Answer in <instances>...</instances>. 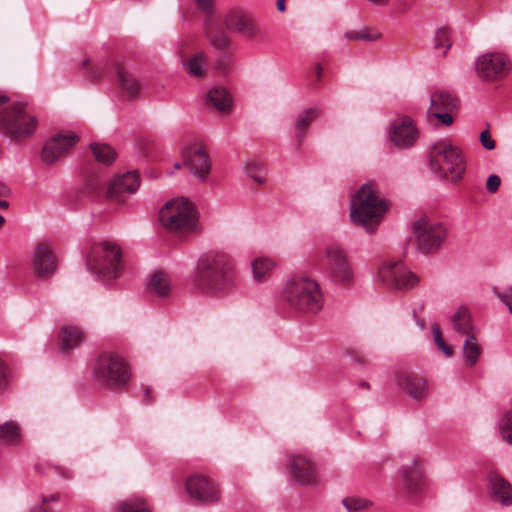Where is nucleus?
<instances>
[{
    "label": "nucleus",
    "mask_w": 512,
    "mask_h": 512,
    "mask_svg": "<svg viewBox=\"0 0 512 512\" xmlns=\"http://www.w3.org/2000/svg\"><path fill=\"white\" fill-rule=\"evenodd\" d=\"M195 285L213 295L227 291L234 285L233 266L224 252L211 251L203 254L197 263Z\"/></svg>",
    "instance_id": "nucleus-1"
},
{
    "label": "nucleus",
    "mask_w": 512,
    "mask_h": 512,
    "mask_svg": "<svg viewBox=\"0 0 512 512\" xmlns=\"http://www.w3.org/2000/svg\"><path fill=\"white\" fill-rule=\"evenodd\" d=\"M387 210L388 204L379 196L373 183L363 184L351 197V221L368 233L375 232Z\"/></svg>",
    "instance_id": "nucleus-2"
},
{
    "label": "nucleus",
    "mask_w": 512,
    "mask_h": 512,
    "mask_svg": "<svg viewBox=\"0 0 512 512\" xmlns=\"http://www.w3.org/2000/svg\"><path fill=\"white\" fill-rule=\"evenodd\" d=\"M86 266L102 283H113L124 269L121 248L110 241L93 244L86 257Z\"/></svg>",
    "instance_id": "nucleus-3"
},
{
    "label": "nucleus",
    "mask_w": 512,
    "mask_h": 512,
    "mask_svg": "<svg viewBox=\"0 0 512 512\" xmlns=\"http://www.w3.org/2000/svg\"><path fill=\"white\" fill-rule=\"evenodd\" d=\"M430 167L440 177L453 183L460 182L466 171V161L462 151L451 140H437L430 148Z\"/></svg>",
    "instance_id": "nucleus-4"
},
{
    "label": "nucleus",
    "mask_w": 512,
    "mask_h": 512,
    "mask_svg": "<svg viewBox=\"0 0 512 512\" xmlns=\"http://www.w3.org/2000/svg\"><path fill=\"white\" fill-rule=\"evenodd\" d=\"M161 225L169 231L189 234L200 229L199 214L195 205L186 197L169 200L159 211Z\"/></svg>",
    "instance_id": "nucleus-5"
},
{
    "label": "nucleus",
    "mask_w": 512,
    "mask_h": 512,
    "mask_svg": "<svg viewBox=\"0 0 512 512\" xmlns=\"http://www.w3.org/2000/svg\"><path fill=\"white\" fill-rule=\"evenodd\" d=\"M281 299L300 312L317 313L323 307V296L317 282L308 278L287 281Z\"/></svg>",
    "instance_id": "nucleus-6"
},
{
    "label": "nucleus",
    "mask_w": 512,
    "mask_h": 512,
    "mask_svg": "<svg viewBox=\"0 0 512 512\" xmlns=\"http://www.w3.org/2000/svg\"><path fill=\"white\" fill-rule=\"evenodd\" d=\"M24 103L10 104L0 93V131L12 139L26 137L36 128V119L25 112Z\"/></svg>",
    "instance_id": "nucleus-7"
},
{
    "label": "nucleus",
    "mask_w": 512,
    "mask_h": 512,
    "mask_svg": "<svg viewBox=\"0 0 512 512\" xmlns=\"http://www.w3.org/2000/svg\"><path fill=\"white\" fill-rule=\"evenodd\" d=\"M129 377L128 366L118 355L104 353L94 364L93 378L99 385L118 387L126 384Z\"/></svg>",
    "instance_id": "nucleus-8"
},
{
    "label": "nucleus",
    "mask_w": 512,
    "mask_h": 512,
    "mask_svg": "<svg viewBox=\"0 0 512 512\" xmlns=\"http://www.w3.org/2000/svg\"><path fill=\"white\" fill-rule=\"evenodd\" d=\"M378 279L387 287L401 291L410 290L420 282V277L402 261H389L382 264L378 270Z\"/></svg>",
    "instance_id": "nucleus-9"
},
{
    "label": "nucleus",
    "mask_w": 512,
    "mask_h": 512,
    "mask_svg": "<svg viewBox=\"0 0 512 512\" xmlns=\"http://www.w3.org/2000/svg\"><path fill=\"white\" fill-rule=\"evenodd\" d=\"M323 266L335 283L348 284L353 280L354 274L347 256L336 245H329L325 248Z\"/></svg>",
    "instance_id": "nucleus-10"
},
{
    "label": "nucleus",
    "mask_w": 512,
    "mask_h": 512,
    "mask_svg": "<svg viewBox=\"0 0 512 512\" xmlns=\"http://www.w3.org/2000/svg\"><path fill=\"white\" fill-rule=\"evenodd\" d=\"M475 69L479 78L485 81H497L509 73L511 63L508 56L502 52H486L476 59Z\"/></svg>",
    "instance_id": "nucleus-11"
},
{
    "label": "nucleus",
    "mask_w": 512,
    "mask_h": 512,
    "mask_svg": "<svg viewBox=\"0 0 512 512\" xmlns=\"http://www.w3.org/2000/svg\"><path fill=\"white\" fill-rule=\"evenodd\" d=\"M417 247L420 252L428 254L437 250L447 237V229L440 223L421 218L414 223Z\"/></svg>",
    "instance_id": "nucleus-12"
},
{
    "label": "nucleus",
    "mask_w": 512,
    "mask_h": 512,
    "mask_svg": "<svg viewBox=\"0 0 512 512\" xmlns=\"http://www.w3.org/2000/svg\"><path fill=\"white\" fill-rule=\"evenodd\" d=\"M183 164L197 178L204 180L211 170V159L201 141L194 140L182 148Z\"/></svg>",
    "instance_id": "nucleus-13"
},
{
    "label": "nucleus",
    "mask_w": 512,
    "mask_h": 512,
    "mask_svg": "<svg viewBox=\"0 0 512 512\" xmlns=\"http://www.w3.org/2000/svg\"><path fill=\"white\" fill-rule=\"evenodd\" d=\"M458 109V100L451 93L438 90L431 94L427 117L436 119L437 124L450 126Z\"/></svg>",
    "instance_id": "nucleus-14"
},
{
    "label": "nucleus",
    "mask_w": 512,
    "mask_h": 512,
    "mask_svg": "<svg viewBox=\"0 0 512 512\" xmlns=\"http://www.w3.org/2000/svg\"><path fill=\"white\" fill-rule=\"evenodd\" d=\"M288 475L291 481L303 485H315L319 476L316 465L305 455H293L287 464Z\"/></svg>",
    "instance_id": "nucleus-15"
},
{
    "label": "nucleus",
    "mask_w": 512,
    "mask_h": 512,
    "mask_svg": "<svg viewBox=\"0 0 512 512\" xmlns=\"http://www.w3.org/2000/svg\"><path fill=\"white\" fill-rule=\"evenodd\" d=\"M139 186L140 179L137 171L117 175L109 184L107 198L113 203L124 204L128 196L134 194Z\"/></svg>",
    "instance_id": "nucleus-16"
},
{
    "label": "nucleus",
    "mask_w": 512,
    "mask_h": 512,
    "mask_svg": "<svg viewBox=\"0 0 512 512\" xmlns=\"http://www.w3.org/2000/svg\"><path fill=\"white\" fill-rule=\"evenodd\" d=\"M78 141V136L71 131H61L46 141L41 158L47 164H53L66 154Z\"/></svg>",
    "instance_id": "nucleus-17"
},
{
    "label": "nucleus",
    "mask_w": 512,
    "mask_h": 512,
    "mask_svg": "<svg viewBox=\"0 0 512 512\" xmlns=\"http://www.w3.org/2000/svg\"><path fill=\"white\" fill-rule=\"evenodd\" d=\"M58 267V258L48 243H38L33 249L32 271L37 278L52 276Z\"/></svg>",
    "instance_id": "nucleus-18"
},
{
    "label": "nucleus",
    "mask_w": 512,
    "mask_h": 512,
    "mask_svg": "<svg viewBox=\"0 0 512 512\" xmlns=\"http://www.w3.org/2000/svg\"><path fill=\"white\" fill-rule=\"evenodd\" d=\"M418 136L415 122L408 116L397 117L391 124L389 138L398 148L405 149L413 146Z\"/></svg>",
    "instance_id": "nucleus-19"
},
{
    "label": "nucleus",
    "mask_w": 512,
    "mask_h": 512,
    "mask_svg": "<svg viewBox=\"0 0 512 512\" xmlns=\"http://www.w3.org/2000/svg\"><path fill=\"white\" fill-rule=\"evenodd\" d=\"M187 494L197 502L212 503L219 499V488L207 477L194 475L186 481Z\"/></svg>",
    "instance_id": "nucleus-20"
},
{
    "label": "nucleus",
    "mask_w": 512,
    "mask_h": 512,
    "mask_svg": "<svg viewBox=\"0 0 512 512\" xmlns=\"http://www.w3.org/2000/svg\"><path fill=\"white\" fill-rule=\"evenodd\" d=\"M402 485L406 493L415 495L420 493L426 484L422 462L414 458L412 463L399 471Z\"/></svg>",
    "instance_id": "nucleus-21"
},
{
    "label": "nucleus",
    "mask_w": 512,
    "mask_h": 512,
    "mask_svg": "<svg viewBox=\"0 0 512 512\" xmlns=\"http://www.w3.org/2000/svg\"><path fill=\"white\" fill-rule=\"evenodd\" d=\"M225 25L229 31L239 32L246 37H255L259 28L253 20L241 11H231L225 17Z\"/></svg>",
    "instance_id": "nucleus-22"
},
{
    "label": "nucleus",
    "mask_w": 512,
    "mask_h": 512,
    "mask_svg": "<svg viewBox=\"0 0 512 512\" xmlns=\"http://www.w3.org/2000/svg\"><path fill=\"white\" fill-rule=\"evenodd\" d=\"M492 501L502 506L512 505V485L502 476L491 473L488 477Z\"/></svg>",
    "instance_id": "nucleus-23"
},
{
    "label": "nucleus",
    "mask_w": 512,
    "mask_h": 512,
    "mask_svg": "<svg viewBox=\"0 0 512 512\" xmlns=\"http://www.w3.org/2000/svg\"><path fill=\"white\" fill-rule=\"evenodd\" d=\"M397 383L402 387L412 398L420 400L423 399L428 393L427 382L414 374L404 373L398 376Z\"/></svg>",
    "instance_id": "nucleus-24"
},
{
    "label": "nucleus",
    "mask_w": 512,
    "mask_h": 512,
    "mask_svg": "<svg viewBox=\"0 0 512 512\" xmlns=\"http://www.w3.org/2000/svg\"><path fill=\"white\" fill-rule=\"evenodd\" d=\"M454 331L464 337L477 334V328L473 324L470 310L466 306H460L451 317Z\"/></svg>",
    "instance_id": "nucleus-25"
},
{
    "label": "nucleus",
    "mask_w": 512,
    "mask_h": 512,
    "mask_svg": "<svg viewBox=\"0 0 512 512\" xmlns=\"http://www.w3.org/2000/svg\"><path fill=\"white\" fill-rule=\"evenodd\" d=\"M207 104L222 113L232 108V98L228 91L222 87H214L207 94Z\"/></svg>",
    "instance_id": "nucleus-26"
},
{
    "label": "nucleus",
    "mask_w": 512,
    "mask_h": 512,
    "mask_svg": "<svg viewBox=\"0 0 512 512\" xmlns=\"http://www.w3.org/2000/svg\"><path fill=\"white\" fill-rule=\"evenodd\" d=\"M462 348V356L465 366L474 367L482 355V347L478 342L477 334L465 337Z\"/></svg>",
    "instance_id": "nucleus-27"
},
{
    "label": "nucleus",
    "mask_w": 512,
    "mask_h": 512,
    "mask_svg": "<svg viewBox=\"0 0 512 512\" xmlns=\"http://www.w3.org/2000/svg\"><path fill=\"white\" fill-rule=\"evenodd\" d=\"M83 338V334L80 329L74 326H63L60 331V348L63 351L78 347Z\"/></svg>",
    "instance_id": "nucleus-28"
},
{
    "label": "nucleus",
    "mask_w": 512,
    "mask_h": 512,
    "mask_svg": "<svg viewBox=\"0 0 512 512\" xmlns=\"http://www.w3.org/2000/svg\"><path fill=\"white\" fill-rule=\"evenodd\" d=\"M116 76L121 89L130 97L137 95L140 90V83L131 76L123 65L116 67Z\"/></svg>",
    "instance_id": "nucleus-29"
},
{
    "label": "nucleus",
    "mask_w": 512,
    "mask_h": 512,
    "mask_svg": "<svg viewBox=\"0 0 512 512\" xmlns=\"http://www.w3.org/2000/svg\"><path fill=\"white\" fill-rule=\"evenodd\" d=\"M148 289L158 296H166L171 290L169 276L163 271H155L150 276Z\"/></svg>",
    "instance_id": "nucleus-30"
},
{
    "label": "nucleus",
    "mask_w": 512,
    "mask_h": 512,
    "mask_svg": "<svg viewBox=\"0 0 512 512\" xmlns=\"http://www.w3.org/2000/svg\"><path fill=\"white\" fill-rule=\"evenodd\" d=\"M496 427L501 438L512 445V405L502 410L496 421Z\"/></svg>",
    "instance_id": "nucleus-31"
},
{
    "label": "nucleus",
    "mask_w": 512,
    "mask_h": 512,
    "mask_svg": "<svg viewBox=\"0 0 512 512\" xmlns=\"http://www.w3.org/2000/svg\"><path fill=\"white\" fill-rule=\"evenodd\" d=\"M321 114V111L316 108H309L304 110L302 113L298 115V118L295 123V131L298 138L304 136L305 131L309 127V125L317 119Z\"/></svg>",
    "instance_id": "nucleus-32"
},
{
    "label": "nucleus",
    "mask_w": 512,
    "mask_h": 512,
    "mask_svg": "<svg viewBox=\"0 0 512 512\" xmlns=\"http://www.w3.org/2000/svg\"><path fill=\"white\" fill-rule=\"evenodd\" d=\"M0 441L5 444L17 445L21 441L19 425L8 421L0 425Z\"/></svg>",
    "instance_id": "nucleus-33"
},
{
    "label": "nucleus",
    "mask_w": 512,
    "mask_h": 512,
    "mask_svg": "<svg viewBox=\"0 0 512 512\" xmlns=\"http://www.w3.org/2000/svg\"><path fill=\"white\" fill-rule=\"evenodd\" d=\"M274 268V262L267 257L256 258L252 262L253 278L257 282H262L267 279Z\"/></svg>",
    "instance_id": "nucleus-34"
},
{
    "label": "nucleus",
    "mask_w": 512,
    "mask_h": 512,
    "mask_svg": "<svg viewBox=\"0 0 512 512\" xmlns=\"http://www.w3.org/2000/svg\"><path fill=\"white\" fill-rule=\"evenodd\" d=\"M205 58L202 53H196L187 62H184L186 70L193 76L201 77L205 73Z\"/></svg>",
    "instance_id": "nucleus-35"
},
{
    "label": "nucleus",
    "mask_w": 512,
    "mask_h": 512,
    "mask_svg": "<svg viewBox=\"0 0 512 512\" xmlns=\"http://www.w3.org/2000/svg\"><path fill=\"white\" fill-rule=\"evenodd\" d=\"M343 505L349 512H362L372 507L369 499L362 497H347L342 500Z\"/></svg>",
    "instance_id": "nucleus-36"
},
{
    "label": "nucleus",
    "mask_w": 512,
    "mask_h": 512,
    "mask_svg": "<svg viewBox=\"0 0 512 512\" xmlns=\"http://www.w3.org/2000/svg\"><path fill=\"white\" fill-rule=\"evenodd\" d=\"M92 152L97 161L104 164H111L115 159L114 150L106 144H92Z\"/></svg>",
    "instance_id": "nucleus-37"
},
{
    "label": "nucleus",
    "mask_w": 512,
    "mask_h": 512,
    "mask_svg": "<svg viewBox=\"0 0 512 512\" xmlns=\"http://www.w3.org/2000/svg\"><path fill=\"white\" fill-rule=\"evenodd\" d=\"M117 512H150L148 506L139 498H132L121 502Z\"/></svg>",
    "instance_id": "nucleus-38"
},
{
    "label": "nucleus",
    "mask_w": 512,
    "mask_h": 512,
    "mask_svg": "<svg viewBox=\"0 0 512 512\" xmlns=\"http://www.w3.org/2000/svg\"><path fill=\"white\" fill-rule=\"evenodd\" d=\"M451 47L450 34L446 28L437 29L434 37V48L436 50H442L443 54H446Z\"/></svg>",
    "instance_id": "nucleus-39"
},
{
    "label": "nucleus",
    "mask_w": 512,
    "mask_h": 512,
    "mask_svg": "<svg viewBox=\"0 0 512 512\" xmlns=\"http://www.w3.org/2000/svg\"><path fill=\"white\" fill-rule=\"evenodd\" d=\"M432 334H433L434 342H435L437 348L446 357H451L453 355V347L448 345V344H446V342H445V340H444V338L442 336L440 327L437 324H434L432 326Z\"/></svg>",
    "instance_id": "nucleus-40"
},
{
    "label": "nucleus",
    "mask_w": 512,
    "mask_h": 512,
    "mask_svg": "<svg viewBox=\"0 0 512 512\" xmlns=\"http://www.w3.org/2000/svg\"><path fill=\"white\" fill-rule=\"evenodd\" d=\"M492 293L507 307L512 314V285L499 290L496 286L492 287Z\"/></svg>",
    "instance_id": "nucleus-41"
},
{
    "label": "nucleus",
    "mask_w": 512,
    "mask_h": 512,
    "mask_svg": "<svg viewBox=\"0 0 512 512\" xmlns=\"http://www.w3.org/2000/svg\"><path fill=\"white\" fill-rule=\"evenodd\" d=\"M347 36L350 39L374 41L380 38V33L372 32L369 29H363L357 32H350Z\"/></svg>",
    "instance_id": "nucleus-42"
},
{
    "label": "nucleus",
    "mask_w": 512,
    "mask_h": 512,
    "mask_svg": "<svg viewBox=\"0 0 512 512\" xmlns=\"http://www.w3.org/2000/svg\"><path fill=\"white\" fill-rule=\"evenodd\" d=\"M211 44L217 49H224L229 44V37L224 32H216L212 34L209 31Z\"/></svg>",
    "instance_id": "nucleus-43"
},
{
    "label": "nucleus",
    "mask_w": 512,
    "mask_h": 512,
    "mask_svg": "<svg viewBox=\"0 0 512 512\" xmlns=\"http://www.w3.org/2000/svg\"><path fill=\"white\" fill-rule=\"evenodd\" d=\"M261 168H262L261 164H258V163H255V164L248 163L247 166H246V173H247L248 176L252 177L258 183H263L264 182V177L263 176H259L256 173V171L258 169H261Z\"/></svg>",
    "instance_id": "nucleus-44"
},
{
    "label": "nucleus",
    "mask_w": 512,
    "mask_h": 512,
    "mask_svg": "<svg viewBox=\"0 0 512 512\" xmlns=\"http://www.w3.org/2000/svg\"><path fill=\"white\" fill-rule=\"evenodd\" d=\"M500 184H501L500 177L495 174H492L487 179L486 189L490 193H495L499 189Z\"/></svg>",
    "instance_id": "nucleus-45"
},
{
    "label": "nucleus",
    "mask_w": 512,
    "mask_h": 512,
    "mask_svg": "<svg viewBox=\"0 0 512 512\" xmlns=\"http://www.w3.org/2000/svg\"><path fill=\"white\" fill-rule=\"evenodd\" d=\"M480 141L482 146L487 150L495 148V141L492 139L488 130H484L480 135Z\"/></svg>",
    "instance_id": "nucleus-46"
},
{
    "label": "nucleus",
    "mask_w": 512,
    "mask_h": 512,
    "mask_svg": "<svg viewBox=\"0 0 512 512\" xmlns=\"http://www.w3.org/2000/svg\"><path fill=\"white\" fill-rule=\"evenodd\" d=\"M199 9L204 12H209L212 6V0H197Z\"/></svg>",
    "instance_id": "nucleus-47"
},
{
    "label": "nucleus",
    "mask_w": 512,
    "mask_h": 512,
    "mask_svg": "<svg viewBox=\"0 0 512 512\" xmlns=\"http://www.w3.org/2000/svg\"><path fill=\"white\" fill-rule=\"evenodd\" d=\"M6 371L3 363L0 361V389L5 386Z\"/></svg>",
    "instance_id": "nucleus-48"
},
{
    "label": "nucleus",
    "mask_w": 512,
    "mask_h": 512,
    "mask_svg": "<svg viewBox=\"0 0 512 512\" xmlns=\"http://www.w3.org/2000/svg\"><path fill=\"white\" fill-rule=\"evenodd\" d=\"M58 499H59V495H58V494H53V495H51L49 498L44 496V497L42 498V502H43V503H47V502H49V501H55V500H58Z\"/></svg>",
    "instance_id": "nucleus-49"
},
{
    "label": "nucleus",
    "mask_w": 512,
    "mask_h": 512,
    "mask_svg": "<svg viewBox=\"0 0 512 512\" xmlns=\"http://www.w3.org/2000/svg\"><path fill=\"white\" fill-rule=\"evenodd\" d=\"M277 8L279 11L285 10V0H277Z\"/></svg>",
    "instance_id": "nucleus-50"
},
{
    "label": "nucleus",
    "mask_w": 512,
    "mask_h": 512,
    "mask_svg": "<svg viewBox=\"0 0 512 512\" xmlns=\"http://www.w3.org/2000/svg\"><path fill=\"white\" fill-rule=\"evenodd\" d=\"M7 191L8 188L6 187V185L0 182V195L5 194Z\"/></svg>",
    "instance_id": "nucleus-51"
},
{
    "label": "nucleus",
    "mask_w": 512,
    "mask_h": 512,
    "mask_svg": "<svg viewBox=\"0 0 512 512\" xmlns=\"http://www.w3.org/2000/svg\"><path fill=\"white\" fill-rule=\"evenodd\" d=\"M369 2L376 4V5H385L386 0H368Z\"/></svg>",
    "instance_id": "nucleus-52"
},
{
    "label": "nucleus",
    "mask_w": 512,
    "mask_h": 512,
    "mask_svg": "<svg viewBox=\"0 0 512 512\" xmlns=\"http://www.w3.org/2000/svg\"><path fill=\"white\" fill-rule=\"evenodd\" d=\"M9 206V203L6 200H0V208L1 209H7Z\"/></svg>",
    "instance_id": "nucleus-53"
},
{
    "label": "nucleus",
    "mask_w": 512,
    "mask_h": 512,
    "mask_svg": "<svg viewBox=\"0 0 512 512\" xmlns=\"http://www.w3.org/2000/svg\"><path fill=\"white\" fill-rule=\"evenodd\" d=\"M4 223V217L0 214V227L3 225Z\"/></svg>",
    "instance_id": "nucleus-54"
},
{
    "label": "nucleus",
    "mask_w": 512,
    "mask_h": 512,
    "mask_svg": "<svg viewBox=\"0 0 512 512\" xmlns=\"http://www.w3.org/2000/svg\"><path fill=\"white\" fill-rule=\"evenodd\" d=\"M38 512H47L44 509L40 508Z\"/></svg>",
    "instance_id": "nucleus-55"
}]
</instances>
